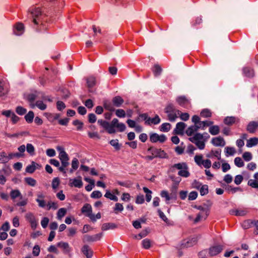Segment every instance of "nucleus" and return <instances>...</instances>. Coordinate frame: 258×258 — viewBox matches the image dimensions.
Segmentation results:
<instances>
[{"label":"nucleus","instance_id":"obj_1","mask_svg":"<svg viewBox=\"0 0 258 258\" xmlns=\"http://www.w3.org/2000/svg\"><path fill=\"white\" fill-rule=\"evenodd\" d=\"M30 17L33 23V28L37 32H42L47 30L46 16L43 14L39 7H32L29 10Z\"/></svg>","mask_w":258,"mask_h":258},{"label":"nucleus","instance_id":"obj_2","mask_svg":"<svg viewBox=\"0 0 258 258\" xmlns=\"http://www.w3.org/2000/svg\"><path fill=\"white\" fill-rule=\"evenodd\" d=\"M98 123L110 134L115 132L114 127L117 128L118 131L120 132L124 131L126 128L125 124L123 123H119L117 118L113 119L110 123L102 119L98 120Z\"/></svg>","mask_w":258,"mask_h":258},{"label":"nucleus","instance_id":"obj_3","mask_svg":"<svg viewBox=\"0 0 258 258\" xmlns=\"http://www.w3.org/2000/svg\"><path fill=\"white\" fill-rule=\"evenodd\" d=\"M56 150L59 152L58 158L61 164V166L58 168V170L65 174L66 173V168L69 165V157L64 151L63 147L57 146Z\"/></svg>","mask_w":258,"mask_h":258},{"label":"nucleus","instance_id":"obj_4","mask_svg":"<svg viewBox=\"0 0 258 258\" xmlns=\"http://www.w3.org/2000/svg\"><path fill=\"white\" fill-rule=\"evenodd\" d=\"M171 171L175 172L176 170H179L178 175L183 177H188L190 175L188 167L184 162L179 163L173 165L171 167Z\"/></svg>","mask_w":258,"mask_h":258},{"label":"nucleus","instance_id":"obj_5","mask_svg":"<svg viewBox=\"0 0 258 258\" xmlns=\"http://www.w3.org/2000/svg\"><path fill=\"white\" fill-rule=\"evenodd\" d=\"M204 135H208L207 133L204 134L196 133L192 137L189 138V140L195 144L200 150H203L205 147L206 142V140L204 139Z\"/></svg>","mask_w":258,"mask_h":258},{"label":"nucleus","instance_id":"obj_6","mask_svg":"<svg viewBox=\"0 0 258 258\" xmlns=\"http://www.w3.org/2000/svg\"><path fill=\"white\" fill-rule=\"evenodd\" d=\"M164 111L167 114L168 119L171 122L174 121L180 113V111L176 109L171 103L167 104Z\"/></svg>","mask_w":258,"mask_h":258},{"label":"nucleus","instance_id":"obj_7","mask_svg":"<svg viewBox=\"0 0 258 258\" xmlns=\"http://www.w3.org/2000/svg\"><path fill=\"white\" fill-rule=\"evenodd\" d=\"M11 198L14 201L16 198H19L21 201L17 203L16 205L17 206H25L27 204L28 199H24L21 192L18 189H13L11 191L10 194Z\"/></svg>","mask_w":258,"mask_h":258},{"label":"nucleus","instance_id":"obj_8","mask_svg":"<svg viewBox=\"0 0 258 258\" xmlns=\"http://www.w3.org/2000/svg\"><path fill=\"white\" fill-rule=\"evenodd\" d=\"M22 156V154L19 153H10L8 155L5 152H0V163H6L14 157H20Z\"/></svg>","mask_w":258,"mask_h":258},{"label":"nucleus","instance_id":"obj_9","mask_svg":"<svg viewBox=\"0 0 258 258\" xmlns=\"http://www.w3.org/2000/svg\"><path fill=\"white\" fill-rule=\"evenodd\" d=\"M148 151L150 152L155 158H168V156L165 152L161 149H157L151 147L148 149Z\"/></svg>","mask_w":258,"mask_h":258},{"label":"nucleus","instance_id":"obj_10","mask_svg":"<svg viewBox=\"0 0 258 258\" xmlns=\"http://www.w3.org/2000/svg\"><path fill=\"white\" fill-rule=\"evenodd\" d=\"M150 140L152 143L159 142L163 143L166 141L167 138L164 135H159L156 133H152L150 135Z\"/></svg>","mask_w":258,"mask_h":258},{"label":"nucleus","instance_id":"obj_11","mask_svg":"<svg viewBox=\"0 0 258 258\" xmlns=\"http://www.w3.org/2000/svg\"><path fill=\"white\" fill-rule=\"evenodd\" d=\"M81 212L83 214L88 217L91 220H94V216L92 214V209L89 204H85L81 209Z\"/></svg>","mask_w":258,"mask_h":258},{"label":"nucleus","instance_id":"obj_12","mask_svg":"<svg viewBox=\"0 0 258 258\" xmlns=\"http://www.w3.org/2000/svg\"><path fill=\"white\" fill-rule=\"evenodd\" d=\"M223 249V246L221 245H217L210 247L209 248V255L214 256L220 253Z\"/></svg>","mask_w":258,"mask_h":258},{"label":"nucleus","instance_id":"obj_13","mask_svg":"<svg viewBox=\"0 0 258 258\" xmlns=\"http://www.w3.org/2000/svg\"><path fill=\"white\" fill-rule=\"evenodd\" d=\"M26 218L30 223L32 228L35 229L37 225V221L33 214L31 213H27Z\"/></svg>","mask_w":258,"mask_h":258},{"label":"nucleus","instance_id":"obj_14","mask_svg":"<svg viewBox=\"0 0 258 258\" xmlns=\"http://www.w3.org/2000/svg\"><path fill=\"white\" fill-rule=\"evenodd\" d=\"M230 214L236 216H244L248 213V210L246 208L233 209L230 211Z\"/></svg>","mask_w":258,"mask_h":258},{"label":"nucleus","instance_id":"obj_15","mask_svg":"<svg viewBox=\"0 0 258 258\" xmlns=\"http://www.w3.org/2000/svg\"><path fill=\"white\" fill-rule=\"evenodd\" d=\"M239 122V119L235 116H227L224 119V123L229 126L238 123Z\"/></svg>","mask_w":258,"mask_h":258},{"label":"nucleus","instance_id":"obj_16","mask_svg":"<svg viewBox=\"0 0 258 258\" xmlns=\"http://www.w3.org/2000/svg\"><path fill=\"white\" fill-rule=\"evenodd\" d=\"M258 129V122L250 121L247 125L246 130L249 133L253 134Z\"/></svg>","mask_w":258,"mask_h":258},{"label":"nucleus","instance_id":"obj_17","mask_svg":"<svg viewBox=\"0 0 258 258\" xmlns=\"http://www.w3.org/2000/svg\"><path fill=\"white\" fill-rule=\"evenodd\" d=\"M212 144L215 146L224 147L225 145V142L221 137L214 138L211 141Z\"/></svg>","mask_w":258,"mask_h":258},{"label":"nucleus","instance_id":"obj_18","mask_svg":"<svg viewBox=\"0 0 258 258\" xmlns=\"http://www.w3.org/2000/svg\"><path fill=\"white\" fill-rule=\"evenodd\" d=\"M102 235V233L97 234L93 236L86 235L84 236L83 240L87 242L95 241L99 240Z\"/></svg>","mask_w":258,"mask_h":258},{"label":"nucleus","instance_id":"obj_19","mask_svg":"<svg viewBox=\"0 0 258 258\" xmlns=\"http://www.w3.org/2000/svg\"><path fill=\"white\" fill-rule=\"evenodd\" d=\"M24 31V25L21 23H17L14 27V33L16 35H22Z\"/></svg>","mask_w":258,"mask_h":258},{"label":"nucleus","instance_id":"obj_20","mask_svg":"<svg viewBox=\"0 0 258 258\" xmlns=\"http://www.w3.org/2000/svg\"><path fill=\"white\" fill-rule=\"evenodd\" d=\"M186 126V124L183 122H178L176 125V127L174 130L175 134L177 135H182L183 130Z\"/></svg>","mask_w":258,"mask_h":258},{"label":"nucleus","instance_id":"obj_21","mask_svg":"<svg viewBox=\"0 0 258 258\" xmlns=\"http://www.w3.org/2000/svg\"><path fill=\"white\" fill-rule=\"evenodd\" d=\"M37 97L38 95L36 93H31L27 96L26 99L29 102L31 108H34L35 107V103H34V101L37 98Z\"/></svg>","mask_w":258,"mask_h":258},{"label":"nucleus","instance_id":"obj_22","mask_svg":"<svg viewBox=\"0 0 258 258\" xmlns=\"http://www.w3.org/2000/svg\"><path fill=\"white\" fill-rule=\"evenodd\" d=\"M221 150L220 149L216 150H212L207 154L206 157L210 158H213V157H215L218 160H220L221 159Z\"/></svg>","mask_w":258,"mask_h":258},{"label":"nucleus","instance_id":"obj_23","mask_svg":"<svg viewBox=\"0 0 258 258\" xmlns=\"http://www.w3.org/2000/svg\"><path fill=\"white\" fill-rule=\"evenodd\" d=\"M195 244V241L192 239H186L182 240L181 242L180 247L181 248L191 247Z\"/></svg>","mask_w":258,"mask_h":258},{"label":"nucleus","instance_id":"obj_24","mask_svg":"<svg viewBox=\"0 0 258 258\" xmlns=\"http://www.w3.org/2000/svg\"><path fill=\"white\" fill-rule=\"evenodd\" d=\"M82 252L86 255L87 258H91L93 255V251L87 245H85L83 246Z\"/></svg>","mask_w":258,"mask_h":258},{"label":"nucleus","instance_id":"obj_25","mask_svg":"<svg viewBox=\"0 0 258 258\" xmlns=\"http://www.w3.org/2000/svg\"><path fill=\"white\" fill-rule=\"evenodd\" d=\"M70 184L71 186L81 188L83 186V182L81 180V177H79L78 178H74L70 179Z\"/></svg>","mask_w":258,"mask_h":258},{"label":"nucleus","instance_id":"obj_26","mask_svg":"<svg viewBox=\"0 0 258 258\" xmlns=\"http://www.w3.org/2000/svg\"><path fill=\"white\" fill-rule=\"evenodd\" d=\"M176 101L179 105L183 107H186L189 104L188 100L184 96L178 97Z\"/></svg>","mask_w":258,"mask_h":258},{"label":"nucleus","instance_id":"obj_27","mask_svg":"<svg viewBox=\"0 0 258 258\" xmlns=\"http://www.w3.org/2000/svg\"><path fill=\"white\" fill-rule=\"evenodd\" d=\"M86 81L88 88L93 87L96 83V78L94 76H90L86 78Z\"/></svg>","mask_w":258,"mask_h":258},{"label":"nucleus","instance_id":"obj_28","mask_svg":"<svg viewBox=\"0 0 258 258\" xmlns=\"http://www.w3.org/2000/svg\"><path fill=\"white\" fill-rule=\"evenodd\" d=\"M112 101L113 105L117 107H120L124 102L123 99L119 96L113 97Z\"/></svg>","mask_w":258,"mask_h":258},{"label":"nucleus","instance_id":"obj_29","mask_svg":"<svg viewBox=\"0 0 258 258\" xmlns=\"http://www.w3.org/2000/svg\"><path fill=\"white\" fill-rule=\"evenodd\" d=\"M243 73L247 77L252 78L254 76V70L249 67H245L243 69Z\"/></svg>","mask_w":258,"mask_h":258},{"label":"nucleus","instance_id":"obj_30","mask_svg":"<svg viewBox=\"0 0 258 258\" xmlns=\"http://www.w3.org/2000/svg\"><path fill=\"white\" fill-rule=\"evenodd\" d=\"M160 121L161 120L159 116L158 115H156L154 118L149 117L148 119L147 120V124H157L160 123Z\"/></svg>","mask_w":258,"mask_h":258},{"label":"nucleus","instance_id":"obj_31","mask_svg":"<svg viewBox=\"0 0 258 258\" xmlns=\"http://www.w3.org/2000/svg\"><path fill=\"white\" fill-rule=\"evenodd\" d=\"M199 130V127L197 125H194L189 126L187 129L186 130V134L188 136H191L192 135H194V133L197 132Z\"/></svg>","mask_w":258,"mask_h":258},{"label":"nucleus","instance_id":"obj_32","mask_svg":"<svg viewBox=\"0 0 258 258\" xmlns=\"http://www.w3.org/2000/svg\"><path fill=\"white\" fill-rule=\"evenodd\" d=\"M57 246L65 250L66 252H69L71 251L69 244L67 242H59L57 244Z\"/></svg>","mask_w":258,"mask_h":258},{"label":"nucleus","instance_id":"obj_33","mask_svg":"<svg viewBox=\"0 0 258 258\" xmlns=\"http://www.w3.org/2000/svg\"><path fill=\"white\" fill-rule=\"evenodd\" d=\"M258 144V138L254 137L248 139L247 141L246 146L251 147Z\"/></svg>","mask_w":258,"mask_h":258},{"label":"nucleus","instance_id":"obj_34","mask_svg":"<svg viewBox=\"0 0 258 258\" xmlns=\"http://www.w3.org/2000/svg\"><path fill=\"white\" fill-rule=\"evenodd\" d=\"M8 92V89L5 86L4 81L0 80V96H2Z\"/></svg>","mask_w":258,"mask_h":258},{"label":"nucleus","instance_id":"obj_35","mask_svg":"<svg viewBox=\"0 0 258 258\" xmlns=\"http://www.w3.org/2000/svg\"><path fill=\"white\" fill-rule=\"evenodd\" d=\"M116 228V225L112 223H104L102 226V230L103 231L107 230L109 229H113Z\"/></svg>","mask_w":258,"mask_h":258},{"label":"nucleus","instance_id":"obj_36","mask_svg":"<svg viewBox=\"0 0 258 258\" xmlns=\"http://www.w3.org/2000/svg\"><path fill=\"white\" fill-rule=\"evenodd\" d=\"M162 71L161 67L157 64H155L152 69V71L156 77L159 76L161 74Z\"/></svg>","mask_w":258,"mask_h":258},{"label":"nucleus","instance_id":"obj_37","mask_svg":"<svg viewBox=\"0 0 258 258\" xmlns=\"http://www.w3.org/2000/svg\"><path fill=\"white\" fill-rule=\"evenodd\" d=\"M219 132L220 128L218 125H213L209 128V132L212 135H217Z\"/></svg>","mask_w":258,"mask_h":258},{"label":"nucleus","instance_id":"obj_38","mask_svg":"<svg viewBox=\"0 0 258 258\" xmlns=\"http://www.w3.org/2000/svg\"><path fill=\"white\" fill-rule=\"evenodd\" d=\"M104 197L115 202H117L118 200V198L115 195H114L113 193L110 192L109 190L106 191Z\"/></svg>","mask_w":258,"mask_h":258},{"label":"nucleus","instance_id":"obj_39","mask_svg":"<svg viewBox=\"0 0 258 258\" xmlns=\"http://www.w3.org/2000/svg\"><path fill=\"white\" fill-rule=\"evenodd\" d=\"M253 220H247L243 222L242 224V227L245 229H247L253 226Z\"/></svg>","mask_w":258,"mask_h":258},{"label":"nucleus","instance_id":"obj_40","mask_svg":"<svg viewBox=\"0 0 258 258\" xmlns=\"http://www.w3.org/2000/svg\"><path fill=\"white\" fill-rule=\"evenodd\" d=\"M34 117V112L32 111H30L25 116V118L27 122L31 123L33 121Z\"/></svg>","mask_w":258,"mask_h":258},{"label":"nucleus","instance_id":"obj_41","mask_svg":"<svg viewBox=\"0 0 258 258\" xmlns=\"http://www.w3.org/2000/svg\"><path fill=\"white\" fill-rule=\"evenodd\" d=\"M24 180L27 184L31 186H35L37 183L36 180L31 177H26Z\"/></svg>","mask_w":258,"mask_h":258},{"label":"nucleus","instance_id":"obj_42","mask_svg":"<svg viewBox=\"0 0 258 258\" xmlns=\"http://www.w3.org/2000/svg\"><path fill=\"white\" fill-rule=\"evenodd\" d=\"M67 213V210L64 208H60L58 210L57 213V218L58 220H61V218L64 216Z\"/></svg>","mask_w":258,"mask_h":258},{"label":"nucleus","instance_id":"obj_43","mask_svg":"<svg viewBox=\"0 0 258 258\" xmlns=\"http://www.w3.org/2000/svg\"><path fill=\"white\" fill-rule=\"evenodd\" d=\"M225 155L227 157H228L230 155V156L233 155L236 152V151H235L234 148H233V147H227L225 148Z\"/></svg>","mask_w":258,"mask_h":258},{"label":"nucleus","instance_id":"obj_44","mask_svg":"<svg viewBox=\"0 0 258 258\" xmlns=\"http://www.w3.org/2000/svg\"><path fill=\"white\" fill-rule=\"evenodd\" d=\"M143 189L144 191L146 194V199L147 202H150L151 198H152V196H151L152 191L150 190V189H149L146 187H144Z\"/></svg>","mask_w":258,"mask_h":258},{"label":"nucleus","instance_id":"obj_45","mask_svg":"<svg viewBox=\"0 0 258 258\" xmlns=\"http://www.w3.org/2000/svg\"><path fill=\"white\" fill-rule=\"evenodd\" d=\"M213 124V122L212 121H200L199 124L197 125L199 127V129L200 128H204L206 126H209Z\"/></svg>","mask_w":258,"mask_h":258},{"label":"nucleus","instance_id":"obj_46","mask_svg":"<svg viewBox=\"0 0 258 258\" xmlns=\"http://www.w3.org/2000/svg\"><path fill=\"white\" fill-rule=\"evenodd\" d=\"M171 128V124L169 123H163L160 126V131L163 132H168Z\"/></svg>","mask_w":258,"mask_h":258},{"label":"nucleus","instance_id":"obj_47","mask_svg":"<svg viewBox=\"0 0 258 258\" xmlns=\"http://www.w3.org/2000/svg\"><path fill=\"white\" fill-rule=\"evenodd\" d=\"M73 124L77 126L78 131H81L83 128L84 123L79 120L76 119L73 121Z\"/></svg>","mask_w":258,"mask_h":258},{"label":"nucleus","instance_id":"obj_48","mask_svg":"<svg viewBox=\"0 0 258 258\" xmlns=\"http://www.w3.org/2000/svg\"><path fill=\"white\" fill-rule=\"evenodd\" d=\"M203 158V157L202 155H197L195 156V161L196 164L200 166H202V163L204 161Z\"/></svg>","mask_w":258,"mask_h":258},{"label":"nucleus","instance_id":"obj_49","mask_svg":"<svg viewBox=\"0 0 258 258\" xmlns=\"http://www.w3.org/2000/svg\"><path fill=\"white\" fill-rule=\"evenodd\" d=\"M37 106L39 109L41 110H44L46 107L47 105L44 104L42 101H37L35 103V107Z\"/></svg>","mask_w":258,"mask_h":258},{"label":"nucleus","instance_id":"obj_50","mask_svg":"<svg viewBox=\"0 0 258 258\" xmlns=\"http://www.w3.org/2000/svg\"><path fill=\"white\" fill-rule=\"evenodd\" d=\"M36 170L35 163L32 162L31 165H28L26 168V171L29 173H33Z\"/></svg>","mask_w":258,"mask_h":258},{"label":"nucleus","instance_id":"obj_51","mask_svg":"<svg viewBox=\"0 0 258 258\" xmlns=\"http://www.w3.org/2000/svg\"><path fill=\"white\" fill-rule=\"evenodd\" d=\"M200 192L201 196H205L208 193V186L206 184L203 185L200 188Z\"/></svg>","mask_w":258,"mask_h":258},{"label":"nucleus","instance_id":"obj_52","mask_svg":"<svg viewBox=\"0 0 258 258\" xmlns=\"http://www.w3.org/2000/svg\"><path fill=\"white\" fill-rule=\"evenodd\" d=\"M123 210V206L120 203H116L114 208V212L115 214H117L119 212H121Z\"/></svg>","mask_w":258,"mask_h":258},{"label":"nucleus","instance_id":"obj_53","mask_svg":"<svg viewBox=\"0 0 258 258\" xmlns=\"http://www.w3.org/2000/svg\"><path fill=\"white\" fill-rule=\"evenodd\" d=\"M212 115L211 111L208 109H205L201 112V116L203 117H210Z\"/></svg>","mask_w":258,"mask_h":258},{"label":"nucleus","instance_id":"obj_54","mask_svg":"<svg viewBox=\"0 0 258 258\" xmlns=\"http://www.w3.org/2000/svg\"><path fill=\"white\" fill-rule=\"evenodd\" d=\"M113 106L114 105L112 104L111 103H110V102L105 101L104 103V107L105 109L110 111L114 110Z\"/></svg>","mask_w":258,"mask_h":258},{"label":"nucleus","instance_id":"obj_55","mask_svg":"<svg viewBox=\"0 0 258 258\" xmlns=\"http://www.w3.org/2000/svg\"><path fill=\"white\" fill-rule=\"evenodd\" d=\"M47 210H50L51 209L56 210L58 208V205L56 202L49 201L47 204Z\"/></svg>","mask_w":258,"mask_h":258},{"label":"nucleus","instance_id":"obj_56","mask_svg":"<svg viewBox=\"0 0 258 258\" xmlns=\"http://www.w3.org/2000/svg\"><path fill=\"white\" fill-rule=\"evenodd\" d=\"M234 163L235 165L238 167H242L244 165L243 161L240 157H236L235 158Z\"/></svg>","mask_w":258,"mask_h":258},{"label":"nucleus","instance_id":"obj_57","mask_svg":"<svg viewBox=\"0 0 258 258\" xmlns=\"http://www.w3.org/2000/svg\"><path fill=\"white\" fill-rule=\"evenodd\" d=\"M151 242L148 239H145L142 241V245L145 249H148L151 247Z\"/></svg>","mask_w":258,"mask_h":258},{"label":"nucleus","instance_id":"obj_58","mask_svg":"<svg viewBox=\"0 0 258 258\" xmlns=\"http://www.w3.org/2000/svg\"><path fill=\"white\" fill-rule=\"evenodd\" d=\"M102 193L99 190L93 191L91 195V197L93 199H99L102 197Z\"/></svg>","mask_w":258,"mask_h":258},{"label":"nucleus","instance_id":"obj_59","mask_svg":"<svg viewBox=\"0 0 258 258\" xmlns=\"http://www.w3.org/2000/svg\"><path fill=\"white\" fill-rule=\"evenodd\" d=\"M26 150L28 153L31 155H34L35 149L31 144H27L26 146Z\"/></svg>","mask_w":258,"mask_h":258},{"label":"nucleus","instance_id":"obj_60","mask_svg":"<svg viewBox=\"0 0 258 258\" xmlns=\"http://www.w3.org/2000/svg\"><path fill=\"white\" fill-rule=\"evenodd\" d=\"M16 111L18 114L22 115L26 113L27 110L22 106H18L16 108Z\"/></svg>","mask_w":258,"mask_h":258},{"label":"nucleus","instance_id":"obj_61","mask_svg":"<svg viewBox=\"0 0 258 258\" xmlns=\"http://www.w3.org/2000/svg\"><path fill=\"white\" fill-rule=\"evenodd\" d=\"M59 179L58 177H55L53 179L52 181V187L53 189H56L59 184Z\"/></svg>","mask_w":258,"mask_h":258},{"label":"nucleus","instance_id":"obj_62","mask_svg":"<svg viewBox=\"0 0 258 258\" xmlns=\"http://www.w3.org/2000/svg\"><path fill=\"white\" fill-rule=\"evenodd\" d=\"M242 157L245 161H249L252 159V155L249 152H245L243 154Z\"/></svg>","mask_w":258,"mask_h":258},{"label":"nucleus","instance_id":"obj_63","mask_svg":"<svg viewBox=\"0 0 258 258\" xmlns=\"http://www.w3.org/2000/svg\"><path fill=\"white\" fill-rule=\"evenodd\" d=\"M248 185L253 188H258V181L253 179H250L248 181Z\"/></svg>","mask_w":258,"mask_h":258},{"label":"nucleus","instance_id":"obj_64","mask_svg":"<svg viewBox=\"0 0 258 258\" xmlns=\"http://www.w3.org/2000/svg\"><path fill=\"white\" fill-rule=\"evenodd\" d=\"M160 195L162 198H165L166 201H169L172 198V197H170L169 195L168 192L166 190L161 191Z\"/></svg>","mask_w":258,"mask_h":258}]
</instances>
